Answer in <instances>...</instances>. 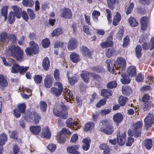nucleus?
<instances>
[{"label":"nucleus","instance_id":"nucleus-1","mask_svg":"<svg viewBox=\"0 0 154 154\" xmlns=\"http://www.w3.org/2000/svg\"><path fill=\"white\" fill-rule=\"evenodd\" d=\"M143 126L142 122L140 121L137 122L133 124L132 129H129L128 131L129 135H134L135 137H138L141 135V128Z\"/></svg>","mask_w":154,"mask_h":154},{"label":"nucleus","instance_id":"nucleus-2","mask_svg":"<svg viewBox=\"0 0 154 154\" xmlns=\"http://www.w3.org/2000/svg\"><path fill=\"white\" fill-rule=\"evenodd\" d=\"M10 50L11 52V56L17 60L19 61L23 60L24 52L20 47L18 46H12Z\"/></svg>","mask_w":154,"mask_h":154},{"label":"nucleus","instance_id":"nucleus-3","mask_svg":"<svg viewBox=\"0 0 154 154\" xmlns=\"http://www.w3.org/2000/svg\"><path fill=\"white\" fill-rule=\"evenodd\" d=\"M29 45L30 47L27 48L25 50L26 55L30 56L33 54H37L39 51L38 45L37 44L33 41H31Z\"/></svg>","mask_w":154,"mask_h":154},{"label":"nucleus","instance_id":"nucleus-4","mask_svg":"<svg viewBox=\"0 0 154 154\" xmlns=\"http://www.w3.org/2000/svg\"><path fill=\"white\" fill-rule=\"evenodd\" d=\"M101 123L103 126L101 128L100 131L106 134H111L113 132V127L110 125L109 122L106 120H103Z\"/></svg>","mask_w":154,"mask_h":154},{"label":"nucleus","instance_id":"nucleus-5","mask_svg":"<svg viewBox=\"0 0 154 154\" xmlns=\"http://www.w3.org/2000/svg\"><path fill=\"white\" fill-rule=\"evenodd\" d=\"M144 129L147 130L152 125L154 122V117L151 114H148V116L144 119Z\"/></svg>","mask_w":154,"mask_h":154},{"label":"nucleus","instance_id":"nucleus-6","mask_svg":"<svg viewBox=\"0 0 154 154\" xmlns=\"http://www.w3.org/2000/svg\"><path fill=\"white\" fill-rule=\"evenodd\" d=\"M114 65L116 70H122L125 68L126 66V62L124 59L122 57L117 58V61L114 63Z\"/></svg>","mask_w":154,"mask_h":154},{"label":"nucleus","instance_id":"nucleus-7","mask_svg":"<svg viewBox=\"0 0 154 154\" xmlns=\"http://www.w3.org/2000/svg\"><path fill=\"white\" fill-rule=\"evenodd\" d=\"M126 133L124 131H120L117 134V142L120 146L123 145L125 142Z\"/></svg>","mask_w":154,"mask_h":154},{"label":"nucleus","instance_id":"nucleus-8","mask_svg":"<svg viewBox=\"0 0 154 154\" xmlns=\"http://www.w3.org/2000/svg\"><path fill=\"white\" fill-rule=\"evenodd\" d=\"M53 82V77L50 74L47 75L45 79L44 83L45 87L47 88H50Z\"/></svg>","mask_w":154,"mask_h":154},{"label":"nucleus","instance_id":"nucleus-9","mask_svg":"<svg viewBox=\"0 0 154 154\" xmlns=\"http://www.w3.org/2000/svg\"><path fill=\"white\" fill-rule=\"evenodd\" d=\"M77 42L75 39L72 38L68 42L67 48L69 51H72L75 49L77 47Z\"/></svg>","mask_w":154,"mask_h":154},{"label":"nucleus","instance_id":"nucleus-10","mask_svg":"<svg viewBox=\"0 0 154 154\" xmlns=\"http://www.w3.org/2000/svg\"><path fill=\"white\" fill-rule=\"evenodd\" d=\"M72 16V13L71 10L68 8H65L63 10L61 16L65 18L70 19Z\"/></svg>","mask_w":154,"mask_h":154},{"label":"nucleus","instance_id":"nucleus-11","mask_svg":"<svg viewBox=\"0 0 154 154\" xmlns=\"http://www.w3.org/2000/svg\"><path fill=\"white\" fill-rule=\"evenodd\" d=\"M113 43L112 37L110 36L105 42H102L100 45L102 48H104L112 46L113 45Z\"/></svg>","mask_w":154,"mask_h":154},{"label":"nucleus","instance_id":"nucleus-12","mask_svg":"<svg viewBox=\"0 0 154 154\" xmlns=\"http://www.w3.org/2000/svg\"><path fill=\"white\" fill-rule=\"evenodd\" d=\"M63 95L66 96L64 97V99H65L67 101V102L68 101L69 99L70 100V98H72V99H74V98H73V94L72 92H71L67 88H65L63 91Z\"/></svg>","mask_w":154,"mask_h":154},{"label":"nucleus","instance_id":"nucleus-13","mask_svg":"<svg viewBox=\"0 0 154 154\" xmlns=\"http://www.w3.org/2000/svg\"><path fill=\"white\" fill-rule=\"evenodd\" d=\"M10 62L12 64V65L13 64V66L12 67V69L11 70V72L13 73H17L19 72L20 66L19 65L15 63V61L13 60H11Z\"/></svg>","mask_w":154,"mask_h":154},{"label":"nucleus","instance_id":"nucleus-14","mask_svg":"<svg viewBox=\"0 0 154 154\" xmlns=\"http://www.w3.org/2000/svg\"><path fill=\"white\" fill-rule=\"evenodd\" d=\"M14 11V13L17 18H19L21 17L20 12L22 11V9L18 6L13 5L11 7Z\"/></svg>","mask_w":154,"mask_h":154},{"label":"nucleus","instance_id":"nucleus-15","mask_svg":"<svg viewBox=\"0 0 154 154\" xmlns=\"http://www.w3.org/2000/svg\"><path fill=\"white\" fill-rule=\"evenodd\" d=\"M106 63L107 64V66L108 70L112 74L114 73V72L116 71L115 70L116 69L115 66L114 64L112 65V62L110 60H107L106 61Z\"/></svg>","mask_w":154,"mask_h":154},{"label":"nucleus","instance_id":"nucleus-16","mask_svg":"<svg viewBox=\"0 0 154 154\" xmlns=\"http://www.w3.org/2000/svg\"><path fill=\"white\" fill-rule=\"evenodd\" d=\"M71 60L72 62L76 63L80 60L79 55L75 52H72L70 55Z\"/></svg>","mask_w":154,"mask_h":154},{"label":"nucleus","instance_id":"nucleus-17","mask_svg":"<svg viewBox=\"0 0 154 154\" xmlns=\"http://www.w3.org/2000/svg\"><path fill=\"white\" fill-rule=\"evenodd\" d=\"M127 73L131 77L135 76L136 75V67L134 66H129L127 69Z\"/></svg>","mask_w":154,"mask_h":154},{"label":"nucleus","instance_id":"nucleus-18","mask_svg":"<svg viewBox=\"0 0 154 154\" xmlns=\"http://www.w3.org/2000/svg\"><path fill=\"white\" fill-rule=\"evenodd\" d=\"M148 22V18L146 17H143L141 18L140 22L141 25V29L142 30H145L146 29Z\"/></svg>","mask_w":154,"mask_h":154},{"label":"nucleus","instance_id":"nucleus-19","mask_svg":"<svg viewBox=\"0 0 154 154\" xmlns=\"http://www.w3.org/2000/svg\"><path fill=\"white\" fill-rule=\"evenodd\" d=\"M41 128L39 126H31L30 128V131L33 134L37 135L40 132Z\"/></svg>","mask_w":154,"mask_h":154},{"label":"nucleus","instance_id":"nucleus-20","mask_svg":"<svg viewBox=\"0 0 154 154\" xmlns=\"http://www.w3.org/2000/svg\"><path fill=\"white\" fill-rule=\"evenodd\" d=\"M91 140L90 139L84 138L82 140V142L83 144L82 145V147L83 149L85 151L88 150L90 147V143Z\"/></svg>","mask_w":154,"mask_h":154},{"label":"nucleus","instance_id":"nucleus-21","mask_svg":"<svg viewBox=\"0 0 154 154\" xmlns=\"http://www.w3.org/2000/svg\"><path fill=\"white\" fill-rule=\"evenodd\" d=\"M123 119V116L120 113H116L113 116L114 121L117 123H119L122 122Z\"/></svg>","mask_w":154,"mask_h":154},{"label":"nucleus","instance_id":"nucleus-22","mask_svg":"<svg viewBox=\"0 0 154 154\" xmlns=\"http://www.w3.org/2000/svg\"><path fill=\"white\" fill-rule=\"evenodd\" d=\"M42 136L44 138L49 139L51 137V134L49 128L47 127L44 128L42 130Z\"/></svg>","mask_w":154,"mask_h":154},{"label":"nucleus","instance_id":"nucleus-23","mask_svg":"<svg viewBox=\"0 0 154 154\" xmlns=\"http://www.w3.org/2000/svg\"><path fill=\"white\" fill-rule=\"evenodd\" d=\"M50 62L48 58L47 57H45L43 59L42 62V66L44 69L47 70L49 68Z\"/></svg>","mask_w":154,"mask_h":154},{"label":"nucleus","instance_id":"nucleus-24","mask_svg":"<svg viewBox=\"0 0 154 154\" xmlns=\"http://www.w3.org/2000/svg\"><path fill=\"white\" fill-rule=\"evenodd\" d=\"M101 95L104 97L108 98L112 95V91L110 89H103L101 91Z\"/></svg>","mask_w":154,"mask_h":154},{"label":"nucleus","instance_id":"nucleus-25","mask_svg":"<svg viewBox=\"0 0 154 154\" xmlns=\"http://www.w3.org/2000/svg\"><path fill=\"white\" fill-rule=\"evenodd\" d=\"M121 18L120 14L118 12L116 13V14L112 22V24L115 26L118 25V23L120 20Z\"/></svg>","mask_w":154,"mask_h":154},{"label":"nucleus","instance_id":"nucleus-26","mask_svg":"<svg viewBox=\"0 0 154 154\" xmlns=\"http://www.w3.org/2000/svg\"><path fill=\"white\" fill-rule=\"evenodd\" d=\"M66 124L67 126L69 127H72L73 129H74V126L77 125V123L76 122H74L72 118H69L66 121Z\"/></svg>","mask_w":154,"mask_h":154},{"label":"nucleus","instance_id":"nucleus-27","mask_svg":"<svg viewBox=\"0 0 154 154\" xmlns=\"http://www.w3.org/2000/svg\"><path fill=\"white\" fill-rule=\"evenodd\" d=\"M51 93L55 95L56 97H58L62 94V92L59 89L55 87H52L50 89Z\"/></svg>","mask_w":154,"mask_h":154},{"label":"nucleus","instance_id":"nucleus-28","mask_svg":"<svg viewBox=\"0 0 154 154\" xmlns=\"http://www.w3.org/2000/svg\"><path fill=\"white\" fill-rule=\"evenodd\" d=\"M79 147V145H74L69 146L67 149V152L72 154L76 150H78Z\"/></svg>","mask_w":154,"mask_h":154},{"label":"nucleus","instance_id":"nucleus-29","mask_svg":"<svg viewBox=\"0 0 154 154\" xmlns=\"http://www.w3.org/2000/svg\"><path fill=\"white\" fill-rule=\"evenodd\" d=\"M122 89L123 94L126 95H128L132 93L131 89L128 86H123Z\"/></svg>","mask_w":154,"mask_h":154},{"label":"nucleus","instance_id":"nucleus-30","mask_svg":"<svg viewBox=\"0 0 154 154\" xmlns=\"http://www.w3.org/2000/svg\"><path fill=\"white\" fill-rule=\"evenodd\" d=\"M144 145L147 149H150L152 146V140L151 139L146 140L144 142Z\"/></svg>","mask_w":154,"mask_h":154},{"label":"nucleus","instance_id":"nucleus-31","mask_svg":"<svg viewBox=\"0 0 154 154\" xmlns=\"http://www.w3.org/2000/svg\"><path fill=\"white\" fill-rule=\"evenodd\" d=\"M90 75V73L89 72L86 71H84L81 74V76L84 82H88Z\"/></svg>","mask_w":154,"mask_h":154},{"label":"nucleus","instance_id":"nucleus-32","mask_svg":"<svg viewBox=\"0 0 154 154\" xmlns=\"http://www.w3.org/2000/svg\"><path fill=\"white\" fill-rule=\"evenodd\" d=\"M22 3L25 6L27 7H32L34 4V2L32 0H23Z\"/></svg>","mask_w":154,"mask_h":154},{"label":"nucleus","instance_id":"nucleus-33","mask_svg":"<svg viewBox=\"0 0 154 154\" xmlns=\"http://www.w3.org/2000/svg\"><path fill=\"white\" fill-rule=\"evenodd\" d=\"M122 79H121V81L123 84H127L129 83L130 82V80L129 77L125 74L122 75Z\"/></svg>","mask_w":154,"mask_h":154},{"label":"nucleus","instance_id":"nucleus-34","mask_svg":"<svg viewBox=\"0 0 154 154\" xmlns=\"http://www.w3.org/2000/svg\"><path fill=\"white\" fill-rule=\"evenodd\" d=\"M8 85L7 82L4 78L3 76L2 75H0V87H3L7 86Z\"/></svg>","mask_w":154,"mask_h":154},{"label":"nucleus","instance_id":"nucleus-35","mask_svg":"<svg viewBox=\"0 0 154 154\" xmlns=\"http://www.w3.org/2000/svg\"><path fill=\"white\" fill-rule=\"evenodd\" d=\"M106 54L107 57H110L112 55H117V53L114 49L109 48L107 50Z\"/></svg>","mask_w":154,"mask_h":154},{"label":"nucleus","instance_id":"nucleus-36","mask_svg":"<svg viewBox=\"0 0 154 154\" xmlns=\"http://www.w3.org/2000/svg\"><path fill=\"white\" fill-rule=\"evenodd\" d=\"M81 51L83 55L85 56L88 57L91 54L89 49L86 47H82L81 49Z\"/></svg>","mask_w":154,"mask_h":154},{"label":"nucleus","instance_id":"nucleus-37","mask_svg":"<svg viewBox=\"0 0 154 154\" xmlns=\"http://www.w3.org/2000/svg\"><path fill=\"white\" fill-rule=\"evenodd\" d=\"M7 138L6 134H2L0 135V145H4L7 141Z\"/></svg>","mask_w":154,"mask_h":154},{"label":"nucleus","instance_id":"nucleus-38","mask_svg":"<svg viewBox=\"0 0 154 154\" xmlns=\"http://www.w3.org/2000/svg\"><path fill=\"white\" fill-rule=\"evenodd\" d=\"M129 24L132 27H136L138 25V23L133 17H131L128 20Z\"/></svg>","mask_w":154,"mask_h":154},{"label":"nucleus","instance_id":"nucleus-39","mask_svg":"<svg viewBox=\"0 0 154 154\" xmlns=\"http://www.w3.org/2000/svg\"><path fill=\"white\" fill-rule=\"evenodd\" d=\"M8 8V7L7 6H5L2 8L1 12V14H2V15L4 17V20H5L7 19Z\"/></svg>","mask_w":154,"mask_h":154},{"label":"nucleus","instance_id":"nucleus-40","mask_svg":"<svg viewBox=\"0 0 154 154\" xmlns=\"http://www.w3.org/2000/svg\"><path fill=\"white\" fill-rule=\"evenodd\" d=\"M39 106L41 110L43 112H45L46 110L47 104L46 102L41 101L39 103Z\"/></svg>","mask_w":154,"mask_h":154},{"label":"nucleus","instance_id":"nucleus-41","mask_svg":"<svg viewBox=\"0 0 154 154\" xmlns=\"http://www.w3.org/2000/svg\"><path fill=\"white\" fill-rule=\"evenodd\" d=\"M32 118V119L33 120L34 122L36 124L38 123L39 120L41 119L40 117L36 112L33 113Z\"/></svg>","mask_w":154,"mask_h":154},{"label":"nucleus","instance_id":"nucleus-42","mask_svg":"<svg viewBox=\"0 0 154 154\" xmlns=\"http://www.w3.org/2000/svg\"><path fill=\"white\" fill-rule=\"evenodd\" d=\"M128 100V98L127 97L121 96L119 97V103L121 105L123 106Z\"/></svg>","mask_w":154,"mask_h":154},{"label":"nucleus","instance_id":"nucleus-43","mask_svg":"<svg viewBox=\"0 0 154 154\" xmlns=\"http://www.w3.org/2000/svg\"><path fill=\"white\" fill-rule=\"evenodd\" d=\"M100 13L97 11L94 10L92 13V17L93 20L95 21H97L98 19V17L100 16Z\"/></svg>","mask_w":154,"mask_h":154},{"label":"nucleus","instance_id":"nucleus-44","mask_svg":"<svg viewBox=\"0 0 154 154\" xmlns=\"http://www.w3.org/2000/svg\"><path fill=\"white\" fill-rule=\"evenodd\" d=\"M62 33V30L61 28H57L54 29L52 33V36H58Z\"/></svg>","mask_w":154,"mask_h":154},{"label":"nucleus","instance_id":"nucleus-45","mask_svg":"<svg viewBox=\"0 0 154 154\" xmlns=\"http://www.w3.org/2000/svg\"><path fill=\"white\" fill-rule=\"evenodd\" d=\"M15 16V14L12 11H11L9 14L8 16V20L9 23L12 24L14 21V17Z\"/></svg>","mask_w":154,"mask_h":154},{"label":"nucleus","instance_id":"nucleus-46","mask_svg":"<svg viewBox=\"0 0 154 154\" xmlns=\"http://www.w3.org/2000/svg\"><path fill=\"white\" fill-rule=\"evenodd\" d=\"M142 48L140 45H138L135 48L136 54L137 57L139 58L141 56Z\"/></svg>","mask_w":154,"mask_h":154},{"label":"nucleus","instance_id":"nucleus-47","mask_svg":"<svg viewBox=\"0 0 154 154\" xmlns=\"http://www.w3.org/2000/svg\"><path fill=\"white\" fill-rule=\"evenodd\" d=\"M94 124L92 122H89L86 124L85 130L86 131L91 130L94 127Z\"/></svg>","mask_w":154,"mask_h":154},{"label":"nucleus","instance_id":"nucleus-48","mask_svg":"<svg viewBox=\"0 0 154 154\" xmlns=\"http://www.w3.org/2000/svg\"><path fill=\"white\" fill-rule=\"evenodd\" d=\"M50 40L48 38H46L42 41V45L44 48H46L48 47L50 45Z\"/></svg>","mask_w":154,"mask_h":154},{"label":"nucleus","instance_id":"nucleus-49","mask_svg":"<svg viewBox=\"0 0 154 154\" xmlns=\"http://www.w3.org/2000/svg\"><path fill=\"white\" fill-rule=\"evenodd\" d=\"M1 40L2 42H8L9 38L7 36V34L5 32H2L1 35Z\"/></svg>","mask_w":154,"mask_h":154},{"label":"nucleus","instance_id":"nucleus-50","mask_svg":"<svg viewBox=\"0 0 154 154\" xmlns=\"http://www.w3.org/2000/svg\"><path fill=\"white\" fill-rule=\"evenodd\" d=\"M54 85L55 86L57 87L58 89L62 92L63 88V84L61 82L57 81L54 83Z\"/></svg>","mask_w":154,"mask_h":154},{"label":"nucleus","instance_id":"nucleus-51","mask_svg":"<svg viewBox=\"0 0 154 154\" xmlns=\"http://www.w3.org/2000/svg\"><path fill=\"white\" fill-rule=\"evenodd\" d=\"M116 0H107V4L108 7L112 9L114 8Z\"/></svg>","mask_w":154,"mask_h":154},{"label":"nucleus","instance_id":"nucleus-52","mask_svg":"<svg viewBox=\"0 0 154 154\" xmlns=\"http://www.w3.org/2000/svg\"><path fill=\"white\" fill-rule=\"evenodd\" d=\"M27 11L31 20H33L35 18V14L32 9H27Z\"/></svg>","mask_w":154,"mask_h":154},{"label":"nucleus","instance_id":"nucleus-53","mask_svg":"<svg viewBox=\"0 0 154 154\" xmlns=\"http://www.w3.org/2000/svg\"><path fill=\"white\" fill-rule=\"evenodd\" d=\"M48 148L50 151L54 152L56 149V145L53 143H50L48 146Z\"/></svg>","mask_w":154,"mask_h":154},{"label":"nucleus","instance_id":"nucleus-54","mask_svg":"<svg viewBox=\"0 0 154 154\" xmlns=\"http://www.w3.org/2000/svg\"><path fill=\"white\" fill-rule=\"evenodd\" d=\"M68 79L69 82L71 85H73L78 80V78L75 76L71 78H69L68 76Z\"/></svg>","mask_w":154,"mask_h":154},{"label":"nucleus","instance_id":"nucleus-55","mask_svg":"<svg viewBox=\"0 0 154 154\" xmlns=\"http://www.w3.org/2000/svg\"><path fill=\"white\" fill-rule=\"evenodd\" d=\"M18 108L20 111L22 113H23L25 112L26 108V105L25 103H23L18 105Z\"/></svg>","mask_w":154,"mask_h":154},{"label":"nucleus","instance_id":"nucleus-56","mask_svg":"<svg viewBox=\"0 0 154 154\" xmlns=\"http://www.w3.org/2000/svg\"><path fill=\"white\" fill-rule=\"evenodd\" d=\"M151 106L150 102H147L143 104V109L145 111L149 110Z\"/></svg>","mask_w":154,"mask_h":154},{"label":"nucleus","instance_id":"nucleus-57","mask_svg":"<svg viewBox=\"0 0 154 154\" xmlns=\"http://www.w3.org/2000/svg\"><path fill=\"white\" fill-rule=\"evenodd\" d=\"M60 71L58 69H56L54 72V76L55 79L57 81H59L60 80Z\"/></svg>","mask_w":154,"mask_h":154},{"label":"nucleus","instance_id":"nucleus-58","mask_svg":"<svg viewBox=\"0 0 154 154\" xmlns=\"http://www.w3.org/2000/svg\"><path fill=\"white\" fill-rule=\"evenodd\" d=\"M42 77L39 75H36L34 78V80L36 83H40L42 81Z\"/></svg>","mask_w":154,"mask_h":154},{"label":"nucleus","instance_id":"nucleus-59","mask_svg":"<svg viewBox=\"0 0 154 154\" xmlns=\"http://www.w3.org/2000/svg\"><path fill=\"white\" fill-rule=\"evenodd\" d=\"M60 135H69L71 134V132L68 129L64 128L62 129L60 133Z\"/></svg>","mask_w":154,"mask_h":154},{"label":"nucleus","instance_id":"nucleus-60","mask_svg":"<svg viewBox=\"0 0 154 154\" xmlns=\"http://www.w3.org/2000/svg\"><path fill=\"white\" fill-rule=\"evenodd\" d=\"M106 86L108 88H115L117 84L116 81H112L108 83Z\"/></svg>","mask_w":154,"mask_h":154},{"label":"nucleus","instance_id":"nucleus-61","mask_svg":"<svg viewBox=\"0 0 154 154\" xmlns=\"http://www.w3.org/2000/svg\"><path fill=\"white\" fill-rule=\"evenodd\" d=\"M130 42V39L129 37L126 36L124 38V43L122 46L124 48H125L129 44Z\"/></svg>","mask_w":154,"mask_h":154},{"label":"nucleus","instance_id":"nucleus-62","mask_svg":"<svg viewBox=\"0 0 154 154\" xmlns=\"http://www.w3.org/2000/svg\"><path fill=\"white\" fill-rule=\"evenodd\" d=\"M12 150L14 154H17L18 153L20 149L16 144H14L12 147Z\"/></svg>","mask_w":154,"mask_h":154},{"label":"nucleus","instance_id":"nucleus-63","mask_svg":"<svg viewBox=\"0 0 154 154\" xmlns=\"http://www.w3.org/2000/svg\"><path fill=\"white\" fill-rule=\"evenodd\" d=\"M62 135H60H60L57 136V140L58 142L60 143H63L66 141V139L65 137H63Z\"/></svg>","mask_w":154,"mask_h":154},{"label":"nucleus","instance_id":"nucleus-64","mask_svg":"<svg viewBox=\"0 0 154 154\" xmlns=\"http://www.w3.org/2000/svg\"><path fill=\"white\" fill-rule=\"evenodd\" d=\"M78 136L76 134H73L71 138L70 141L72 143H75L78 140Z\"/></svg>","mask_w":154,"mask_h":154}]
</instances>
